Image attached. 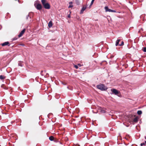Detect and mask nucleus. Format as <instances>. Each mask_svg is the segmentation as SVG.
Here are the masks:
<instances>
[{
    "mask_svg": "<svg viewBox=\"0 0 146 146\" xmlns=\"http://www.w3.org/2000/svg\"><path fill=\"white\" fill-rule=\"evenodd\" d=\"M42 3L43 7L45 9H50V5L48 3L46 2V1L42 0Z\"/></svg>",
    "mask_w": 146,
    "mask_h": 146,
    "instance_id": "nucleus-1",
    "label": "nucleus"
},
{
    "mask_svg": "<svg viewBox=\"0 0 146 146\" xmlns=\"http://www.w3.org/2000/svg\"><path fill=\"white\" fill-rule=\"evenodd\" d=\"M97 87L98 88L102 91L105 90L107 89L106 87L104 85L102 84H100L97 85Z\"/></svg>",
    "mask_w": 146,
    "mask_h": 146,
    "instance_id": "nucleus-2",
    "label": "nucleus"
},
{
    "mask_svg": "<svg viewBox=\"0 0 146 146\" xmlns=\"http://www.w3.org/2000/svg\"><path fill=\"white\" fill-rule=\"evenodd\" d=\"M34 6L38 10L40 11L42 8L41 5L37 2L35 3L34 4Z\"/></svg>",
    "mask_w": 146,
    "mask_h": 146,
    "instance_id": "nucleus-3",
    "label": "nucleus"
},
{
    "mask_svg": "<svg viewBox=\"0 0 146 146\" xmlns=\"http://www.w3.org/2000/svg\"><path fill=\"white\" fill-rule=\"evenodd\" d=\"M105 9L106 12H116V11L115 10H112L109 9L108 7V6H106L105 7Z\"/></svg>",
    "mask_w": 146,
    "mask_h": 146,
    "instance_id": "nucleus-4",
    "label": "nucleus"
},
{
    "mask_svg": "<svg viewBox=\"0 0 146 146\" xmlns=\"http://www.w3.org/2000/svg\"><path fill=\"white\" fill-rule=\"evenodd\" d=\"M25 31L26 29H24L22 31H21L18 36V37L20 38L24 34Z\"/></svg>",
    "mask_w": 146,
    "mask_h": 146,
    "instance_id": "nucleus-5",
    "label": "nucleus"
},
{
    "mask_svg": "<svg viewBox=\"0 0 146 146\" xmlns=\"http://www.w3.org/2000/svg\"><path fill=\"white\" fill-rule=\"evenodd\" d=\"M99 111H100L102 113H105L106 112V109L104 108H102L101 107H99L98 108Z\"/></svg>",
    "mask_w": 146,
    "mask_h": 146,
    "instance_id": "nucleus-6",
    "label": "nucleus"
},
{
    "mask_svg": "<svg viewBox=\"0 0 146 146\" xmlns=\"http://www.w3.org/2000/svg\"><path fill=\"white\" fill-rule=\"evenodd\" d=\"M87 4L85 6L84 5L83 7H82L81 10L80 11V14H82L83 13V12L86 9V7H87Z\"/></svg>",
    "mask_w": 146,
    "mask_h": 146,
    "instance_id": "nucleus-7",
    "label": "nucleus"
},
{
    "mask_svg": "<svg viewBox=\"0 0 146 146\" xmlns=\"http://www.w3.org/2000/svg\"><path fill=\"white\" fill-rule=\"evenodd\" d=\"M111 90L115 95H117L119 93V92L117 90L115 89Z\"/></svg>",
    "mask_w": 146,
    "mask_h": 146,
    "instance_id": "nucleus-8",
    "label": "nucleus"
},
{
    "mask_svg": "<svg viewBox=\"0 0 146 146\" xmlns=\"http://www.w3.org/2000/svg\"><path fill=\"white\" fill-rule=\"evenodd\" d=\"M8 45V46H9V43L8 42H6L1 44L2 46H5L6 45Z\"/></svg>",
    "mask_w": 146,
    "mask_h": 146,
    "instance_id": "nucleus-9",
    "label": "nucleus"
},
{
    "mask_svg": "<svg viewBox=\"0 0 146 146\" xmlns=\"http://www.w3.org/2000/svg\"><path fill=\"white\" fill-rule=\"evenodd\" d=\"M52 26V21H50L48 24V27L49 28L51 27Z\"/></svg>",
    "mask_w": 146,
    "mask_h": 146,
    "instance_id": "nucleus-10",
    "label": "nucleus"
},
{
    "mask_svg": "<svg viewBox=\"0 0 146 146\" xmlns=\"http://www.w3.org/2000/svg\"><path fill=\"white\" fill-rule=\"evenodd\" d=\"M78 66H79V67H80V66H82V65H81V64H78L77 65H76V64H75L74 65V67L76 69H77L78 68Z\"/></svg>",
    "mask_w": 146,
    "mask_h": 146,
    "instance_id": "nucleus-11",
    "label": "nucleus"
},
{
    "mask_svg": "<svg viewBox=\"0 0 146 146\" xmlns=\"http://www.w3.org/2000/svg\"><path fill=\"white\" fill-rule=\"evenodd\" d=\"M120 41V40L118 39L116 42L115 45L116 46H117L118 45H119V41Z\"/></svg>",
    "mask_w": 146,
    "mask_h": 146,
    "instance_id": "nucleus-12",
    "label": "nucleus"
},
{
    "mask_svg": "<svg viewBox=\"0 0 146 146\" xmlns=\"http://www.w3.org/2000/svg\"><path fill=\"white\" fill-rule=\"evenodd\" d=\"M5 77L4 76L2 75H1L0 76V79L1 80H3L5 78Z\"/></svg>",
    "mask_w": 146,
    "mask_h": 146,
    "instance_id": "nucleus-13",
    "label": "nucleus"
},
{
    "mask_svg": "<svg viewBox=\"0 0 146 146\" xmlns=\"http://www.w3.org/2000/svg\"><path fill=\"white\" fill-rule=\"evenodd\" d=\"M133 121L135 122H137L138 121V118L135 117L133 119Z\"/></svg>",
    "mask_w": 146,
    "mask_h": 146,
    "instance_id": "nucleus-14",
    "label": "nucleus"
},
{
    "mask_svg": "<svg viewBox=\"0 0 146 146\" xmlns=\"http://www.w3.org/2000/svg\"><path fill=\"white\" fill-rule=\"evenodd\" d=\"M49 139L50 141H53L54 140V137H53L51 136L49 137Z\"/></svg>",
    "mask_w": 146,
    "mask_h": 146,
    "instance_id": "nucleus-15",
    "label": "nucleus"
},
{
    "mask_svg": "<svg viewBox=\"0 0 146 146\" xmlns=\"http://www.w3.org/2000/svg\"><path fill=\"white\" fill-rule=\"evenodd\" d=\"M142 112L141 111L139 110L137 112V113L138 115H141L142 114Z\"/></svg>",
    "mask_w": 146,
    "mask_h": 146,
    "instance_id": "nucleus-16",
    "label": "nucleus"
},
{
    "mask_svg": "<svg viewBox=\"0 0 146 146\" xmlns=\"http://www.w3.org/2000/svg\"><path fill=\"white\" fill-rule=\"evenodd\" d=\"M142 50L143 52H146V47H143Z\"/></svg>",
    "mask_w": 146,
    "mask_h": 146,
    "instance_id": "nucleus-17",
    "label": "nucleus"
},
{
    "mask_svg": "<svg viewBox=\"0 0 146 146\" xmlns=\"http://www.w3.org/2000/svg\"><path fill=\"white\" fill-rule=\"evenodd\" d=\"M76 3L77 5H79L80 4V2L78 0H76Z\"/></svg>",
    "mask_w": 146,
    "mask_h": 146,
    "instance_id": "nucleus-18",
    "label": "nucleus"
},
{
    "mask_svg": "<svg viewBox=\"0 0 146 146\" xmlns=\"http://www.w3.org/2000/svg\"><path fill=\"white\" fill-rule=\"evenodd\" d=\"M124 44V42H123V41H122L121 42V44H119V46H121L123 45Z\"/></svg>",
    "mask_w": 146,
    "mask_h": 146,
    "instance_id": "nucleus-19",
    "label": "nucleus"
},
{
    "mask_svg": "<svg viewBox=\"0 0 146 146\" xmlns=\"http://www.w3.org/2000/svg\"><path fill=\"white\" fill-rule=\"evenodd\" d=\"M145 145V144L144 143H142L141 144V146H143V145Z\"/></svg>",
    "mask_w": 146,
    "mask_h": 146,
    "instance_id": "nucleus-20",
    "label": "nucleus"
},
{
    "mask_svg": "<svg viewBox=\"0 0 146 146\" xmlns=\"http://www.w3.org/2000/svg\"><path fill=\"white\" fill-rule=\"evenodd\" d=\"M94 0H92V1L91 2V5H92V4H93V3H94Z\"/></svg>",
    "mask_w": 146,
    "mask_h": 146,
    "instance_id": "nucleus-21",
    "label": "nucleus"
},
{
    "mask_svg": "<svg viewBox=\"0 0 146 146\" xmlns=\"http://www.w3.org/2000/svg\"><path fill=\"white\" fill-rule=\"evenodd\" d=\"M73 7V5H70L69 6V8H72Z\"/></svg>",
    "mask_w": 146,
    "mask_h": 146,
    "instance_id": "nucleus-22",
    "label": "nucleus"
},
{
    "mask_svg": "<svg viewBox=\"0 0 146 146\" xmlns=\"http://www.w3.org/2000/svg\"><path fill=\"white\" fill-rule=\"evenodd\" d=\"M17 38L15 37L13 38V40H16L17 39Z\"/></svg>",
    "mask_w": 146,
    "mask_h": 146,
    "instance_id": "nucleus-23",
    "label": "nucleus"
},
{
    "mask_svg": "<svg viewBox=\"0 0 146 146\" xmlns=\"http://www.w3.org/2000/svg\"><path fill=\"white\" fill-rule=\"evenodd\" d=\"M110 62V63H115L116 62V61H114V62Z\"/></svg>",
    "mask_w": 146,
    "mask_h": 146,
    "instance_id": "nucleus-24",
    "label": "nucleus"
},
{
    "mask_svg": "<svg viewBox=\"0 0 146 146\" xmlns=\"http://www.w3.org/2000/svg\"><path fill=\"white\" fill-rule=\"evenodd\" d=\"M92 5H91V3L90 4V6H89V8H91V7Z\"/></svg>",
    "mask_w": 146,
    "mask_h": 146,
    "instance_id": "nucleus-25",
    "label": "nucleus"
},
{
    "mask_svg": "<svg viewBox=\"0 0 146 146\" xmlns=\"http://www.w3.org/2000/svg\"><path fill=\"white\" fill-rule=\"evenodd\" d=\"M72 2H70L69 3V4L70 5H72Z\"/></svg>",
    "mask_w": 146,
    "mask_h": 146,
    "instance_id": "nucleus-26",
    "label": "nucleus"
},
{
    "mask_svg": "<svg viewBox=\"0 0 146 146\" xmlns=\"http://www.w3.org/2000/svg\"><path fill=\"white\" fill-rule=\"evenodd\" d=\"M68 17L70 18V15H68Z\"/></svg>",
    "mask_w": 146,
    "mask_h": 146,
    "instance_id": "nucleus-27",
    "label": "nucleus"
},
{
    "mask_svg": "<svg viewBox=\"0 0 146 146\" xmlns=\"http://www.w3.org/2000/svg\"><path fill=\"white\" fill-rule=\"evenodd\" d=\"M125 64H123V66H125Z\"/></svg>",
    "mask_w": 146,
    "mask_h": 146,
    "instance_id": "nucleus-28",
    "label": "nucleus"
},
{
    "mask_svg": "<svg viewBox=\"0 0 146 146\" xmlns=\"http://www.w3.org/2000/svg\"><path fill=\"white\" fill-rule=\"evenodd\" d=\"M93 112H94V113H97V112H94V111H93Z\"/></svg>",
    "mask_w": 146,
    "mask_h": 146,
    "instance_id": "nucleus-29",
    "label": "nucleus"
},
{
    "mask_svg": "<svg viewBox=\"0 0 146 146\" xmlns=\"http://www.w3.org/2000/svg\"><path fill=\"white\" fill-rule=\"evenodd\" d=\"M144 143L145 144H146V141H145V143Z\"/></svg>",
    "mask_w": 146,
    "mask_h": 146,
    "instance_id": "nucleus-30",
    "label": "nucleus"
},
{
    "mask_svg": "<svg viewBox=\"0 0 146 146\" xmlns=\"http://www.w3.org/2000/svg\"><path fill=\"white\" fill-rule=\"evenodd\" d=\"M113 56H111V58H113Z\"/></svg>",
    "mask_w": 146,
    "mask_h": 146,
    "instance_id": "nucleus-31",
    "label": "nucleus"
},
{
    "mask_svg": "<svg viewBox=\"0 0 146 146\" xmlns=\"http://www.w3.org/2000/svg\"><path fill=\"white\" fill-rule=\"evenodd\" d=\"M76 146H80V145H76Z\"/></svg>",
    "mask_w": 146,
    "mask_h": 146,
    "instance_id": "nucleus-32",
    "label": "nucleus"
},
{
    "mask_svg": "<svg viewBox=\"0 0 146 146\" xmlns=\"http://www.w3.org/2000/svg\"><path fill=\"white\" fill-rule=\"evenodd\" d=\"M21 65L20 66H22V65H21V64H20Z\"/></svg>",
    "mask_w": 146,
    "mask_h": 146,
    "instance_id": "nucleus-33",
    "label": "nucleus"
}]
</instances>
